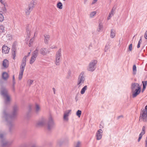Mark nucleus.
<instances>
[{
    "label": "nucleus",
    "mask_w": 147,
    "mask_h": 147,
    "mask_svg": "<svg viewBox=\"0 0 147 147\" xmlns=\"http://www.w3.org/2000/svg\"><path fill=\"white\" fill-rule=\"evenodd\" d=\"M102 132V131L101 129H99L98 131L96 134V137L97 140H100L101 139Z\"/></svg>",
    "instance_id": "nucleus-9"
},
{
    "label": "nucleus",
    "mask_w": 147,
    "mask_h": 147,
    "mask_svg": "<svg viewBox=\"0 0 147 147\" xmlns=\"http://www.w3.org/2000/svg\"><path fill=\"white\" fill-rule=\"evenodd\" d=\"M131 90H133L134 89H141L139 84L137 83H133L131 84Z\"/></svg>",
    "instance_id": "nucleus-11"
},
{
    "label": "nucleus",
    "mask_w": 147,
    "mask_h": 147,
    "mask_svg": "<svg viewBox=\"0 0 147 147\" xmlns=\"http://www.w3.org/2000/svg\"><path fill=\"white\" fill-rule=\"evenodd\" d=\"M54 125V123L51 116L49 118V121L47 124V127L48 129H50Z\"/></svg>",
    "instance_id": "nucleus-7"
},
{
    "label": "nucleus",
    "mask_w": 147,
    "mask_h": 147,
    "mask_svg": "<svg viewBox=\"0 0 147 147\" xmlns=\"http://www.w3.org/2000/svg\"><path fill=\"white\" fill-rule=\"evenodd\" d=\"M45 123V122L44 121H41L40 122H39L38 123V125L39 126H43L44 125Z\"/></svg>",
    "instance_id": "nucleus-36"
},
{
    "label": "nucleus",
    "mask_w": 147,
    "mask_h": 147,
    "mask_svg": "<svg viewBox=\"0 0 147 147\" xmlns=\"http://www.w3.org/2000/svg\"><path fill=\"white\" fill-rule=\"evenodd\" d=\"M71 110H68L66 111L64 113L63 119L64 120L67 121L68 120V117L69 114L71 113Z\"/></svg>",
    "instance_id": "nucleus-12"
},
{
    "label": "nucleus",
    "mask_w": 147,
    "mask_h": 147,
    "mask_svg": "<svg viewBox=\"0 0 147 147\" xmlns=\"http://www.w3.org/2000/svg\"><path fill=\"white\" fill-rule=\"evenodd\" d=\"M57 7L58 8L61 9L63 8V5L61 2L58 3L57 4Z\"/></svg>",
    "instance_id": "nucleus-27"
},
{
    "label": "nucleus",
    "mask_w": 147,
    "mask_h": 147,
    "mask_svg": "<svg viewBox=\"0 0 147 147\" xmlns=\"http://www.w3.org/2000/svg\"><path fill=\"white\" fill-rule=\"evenodd\" d=\"M141 42H142V38H141L139 40L138 44L137 45V47L138 48H139L140 47V44L141 43Z\"/></svg>",
    "instance_id": "nucleus-34"
},
{
    "label": "nucleus",
    "mask_w": 147,
    "mask_h": 147,
    "mask_svg": "<svg viewBox=\"0 0 147 147\" xmlns=\"http://www.w3.org/2000/svg\"><path fill=\"white\" fill-rule=\"evenodd\" d=\"M4 27L2 25H0V36L3 34L5 32Z\"/></svg>",
    "instance_id": "nucleus-19"
},
{
    "label": "nucleus",
    "mask_w": 147,
    "mask_h": 147,
    "mask_svg": "<svg viewBox=\"0 0 147 147\" xmlns=\"http://www.w3.org/2000/svg\"><path fill=\"white\" fill-rule=\"evenodd\" d=\"M113 16H112V15H110V14H109V16H108L107 17V20H109Z\"/></svg>",
    "instance_id": "nucleus-44"
},
{
    "label": "nucleus",
    "mask_w": 147,
    "mask_h": 147,
    "mask_svg": "<svg viewBox=\"0 0 147 147\" xmlns=\"http://www.w3.org/2000/svg\"><path fill=\"white\" fill-rule=\"evenodd\" d=\"M31 11V10L30 9H29L28 8H26L25 10L26 15H29Z\"/></svg>",
    "instance_id": "nucleus-25"
},
{
    "label": "nucleus",
    "mask_w": 147,
    "mask_h": 147,
    "mask_svg": "<svg viewBox=\"0 0 147 147\" xmlns=\"http://www.w3.org/2000/svg\"><path fill=\"white\" fill-rule=\"evenodd\" d=\"M84 73L82 72L80 75L77 82V85L78 87H80L82 84L83 83L85 80L84 77L83 76Z\"/></svg>",
    "instance_id": "nucleus-4"
},
{
    "label": "nucleus",
    "mask_w": 147,
    "mask_h": 147,
    "mask_svg": "<svg viewBox=\"0 0 147 147\" xmlns=\"http://www.w3.org/2000/svg\"><path fill=\"white\" fill-rule=\"evenodd\" d=\"M142 120L144 121H147V110L144 109L142 111L139 120Z\"/></svg>",
    "instance_id": "nucleus-3"
},
{
    "label": "nucleus",
    "mask_w": 147,
    "mask_h": 147,
    "mask_svg": "<svg viewBox=\"0 0 147 147\" xmlns=\"http://www.w3.org/2000/svg\"><path fill=\"white\" fill-rule=\"evenodd\" d=\"M1 94L3 96L6 102H8L10 100V96L8 94L6 90L3 89L1 91Z\"/></svg>",
    "instance_id": "nucleus-5"
},
{
    "label": "nucleus",
    "mask_w": 147,
    "mask_h": 147,
    "mask_svg": "<svg viewBox=\"0 0 147 147\" xmlns=\"http://www.w3.org/2000/svg\"><path fill=\"white\" fill-rule=\"evenodd\" d=\"M144 38L146 39H147V31L145 32L144 34Z\"/></svg>",
    "instance_id": "nucleus-45"
},
{
    "label": "nucleus",
    "mask_w": 147,
    "mask_h": 147,
    "mask_svg": "<svg viewBox=\"0 0 147 147\" xmlns=\"http://www.w3.org/2000/svg\"><path fill=\"white\" fill-rule=\"evenodd\" d=\"M34 40V37L31 38L30 41V42L29 44V46L30 47L32 46L33 42Z\"/></svg>",
    "instance_id": "nucleus-26"
},
{
    "label": "nucleus",
    "mask_w": 147,
    "mask_h": 147,
    "mask_svg": "<svg viewBox=\"0 0 147 147\" xmlns=\"http://www.w3.org/2000/svg\"><path fill=\"white\" fill-rule=\"evenodd\" d=\"M9 48L7 46L5 45H3L2 48V53L5 54L8 53L9 51Z\"/></svg>",
    "instance_id": "nucleus-10"
},
{
    "label": "nucleus",
    "mask_w": 147,
    "mask_h": 147,
    "mask_svg": "<svg viewBox=\"0 0 147 147\" xmlns=\"http://www.w3.org/2000/svg\"><path fill=\"white\" fill-rule=\"evenodd\" d=\"M4 20V17L2 14L0 13V22H3Z\"/></svg>",
    "instance_id": "nucleus-29"
},
{
    "label": "nucleus",
    "mask_w": 147,
    "mask_h": 147,
    "mask_svg": "<svg viewBox=\"0 0 147 147\" xmlns=\"http://www.w3.org/2000/svg\"><path fill=\"white\" fill-rule=\"evenodd\" d=\"M96 63L97 61L95 60L91 62L88 68V70L92 71H93L95 69V66Z\"/></svg>",
    "instance_id": "nucleus-6"
},
{
    "label": "nucleus",
    "mask_w": 147,
    "mask_h": 147,
    "mask_svg": "<svg viewBox=\"0 0 147 147\" xmlns=\"http://www.w3.org/2000/svg\"><path fill=\"white\" fill-rule=\"evenodd\" d=\"M14 79H15L14 76H13V80H14Z\"/></svg>",
    "instance_id": "nucleus-52"
},
{
    "label": "nucleus",
    "mask_w": 147,
    "mask_h": 147,
    "mask_svg": "<svg viewBox=\"0 0 147 147\" xmlns=\"http://www.w3.org/2000/svg\"><path fill=\"white\" fill-rule=\"evenodd\" d=\"M115 35V31L113 29L111 30L110 37L111 38H114Z\"/></svg>",
    "instance_id": "nucleus-22"
},
{
    "label": "nucleus",
    "mask_w": 147,
    "mask_h": 147,
    "mask_svg": "<svg viewBox=\"0 0 147 147\" xmlns=\"http://www.w3.org/2000/svg\"><path fill=\"white\" fill-rule=\"evenodd\" d=\"M146 88V87L145 86H143V89H142V91H143Z\"/></svg>",
    "instance_id": "nucleus-47"
},
{
    "label": "nucleus",
    "mask_w": 147,
    "mask_h": 147,
    "mask_svg": "<svg viewBox=\"0 0 147 147\" xmlns=\"http://www.w3.org/2000/svg\"><path fill=\"white\" fill-rule=\"evenodd\" d=\"M80 142H78L76 144L75 147H80Z\"/></svg>",
    "instance_id": "nucleus-40"
},
{
    "label": "nucleus",
    "mask_w": 147,
    "mask_h": 147,
    "mask_svg": "<svg viewBox=\"0 0 147 147\" xmlns=\"http://www.w3.org/2000/svg\"><path fill=\"white\" fill-rule=\"evenodd\" d=\"M37 35V33L36 32H34V37L36 36Z\"/></svg>",
    "instance_id": "nucleus-48"
},
{
    "label": "nucleus",
    "mask_w": 147,
    "mask_h": 147,
    "mask_svg": "<svg viewBox=\"0 0 147 147\" xmlns=\"http://www.w3.org/2000/svg\"><path fill=\"white\" fill-rule=\"evenodd\" d=\"M0 1L2 4H3L4 5L5 4L4 0H0Z\"/></svg>",
    "instance_id": "nucleus-42"
},
{
    "label": "nucleus",
    "mask_w": 147,
    "mask_h": 147,
    "mask_svg": "<svg viewBox=\"0 0 147 147\" xmlns=\"http://www.w3.org/2000/svg\"><path fill=\"white\" fill-rule=\"evenodd\" d=\"M44 42L45 44H48L50 36L49 35H44Z\"/></svg>",
    "instance_id": "nucleus-17"
},
{
    "label": "nucleus",
    "mask_w": 147,
    "mask_h": 147,
    "mask_svg": "<svg viewBox=\"0 0 147 147\" xmlns=\"http://www.w3.org/2000/svg\"><path fill=\"white\" fill-rule=\"evenodd\" d=\"M35 55H32L31 59L30 61V63L32 64L35 61L36 57Z\"/></svg>",
    "instance_id": "nucleus-20"
},
{
    "label": "nucleus",
    "mask_w": 147,
    "mask_h": 147,
    "mask_svg": "<svg viewBox=\"0 0 147 147\" xmlns=\"http://www.w3.org/2000/svg\"><path fill=\"white\" fill-rule=\"evenodd\" d=\"M87 86H84L81 90L80 92L81 94H84L85 91L87 90Z\"/></svg>",
    "instance_id": "nucleus-24"
},
{
    "label": "nucleus",
    "mask_w": 147,
    "mask_h": 147,
    "mask_svg": "<svg viewBox=\"0 0 147 147\" xmlns=\"http://www.w3.org/2000/svg\"><path fill=\"white\" fill-rule=\"evenodd\" d=\"M61 51L59 49L57 52L56 55V59L55 63L57 65L60 64L61 61Z\"/></svg>",
    "instance_id": "nucleus-2"
},
{
    "label": "nucleus",
    "mask_w": 147,
    "mask_h": 147,
    "mask_svg": "<svg viewBox=\"0 0 147 147\" xmlns=\"http://www.w3.org/2000/svg\"><path fill=\"white\" fill-rule=\"evenodd\" d=\"M34 2H31L28 4L27 8L32 11L34 7Z\"/></svg>",
    "instance_id": "nucleus-15"
},
{
    "label": "nucleus",
    "mask_w": 147,
    "mask_h": 147,
    "mask_svg": "<svg viewBox=\"0 0 147 147\" xmlns=\"http://www.w3.org/2000/svg\"><path fill=\"white\" fill-rule=\"evenodd\" d=\"M98 0H94L92 3V4H94L96 3L97 1Z\"/></svg>",
    "instance_id": "nucleus-46"
},
{
    "label": "nucleus",
    "mask_w": 147,
    "mask_h": 147,
    "mask_svg": "<svg viewBox=\"0 0 147 147\" xmlns=\"http://www.w3.org/2000/svg\"><path fill=\"white\" fill-rule=\"evenodd\" d=\"M53 91H54V94H55V89L54 88H53Z\"/></svg>",
    "instance_id": "nucleus-49"
},
{
    "label": "nucleus",
    "mask_w": 147,
    "mask_h": 147,
    "mask_svg": "<svg viewBox=\"0 0 147 147\" xmlns=\"http://www.w3.org/2000/svg\"><path fill=\"white\" fill-rule=\"evenodd\" d=\"M132 49V44H130L129 47V49L130 51H131Z\"/></svg>",
    "instance_id": "nucleus-41"
},
{
    "label": "nucleus",
    "mask_w": 147,
    "mask_h": 147,
    "mask_svg": "<svg viewBox=\"0 0 147 147\" xmlns=\"http://www.w3.org/2000/svg\"><path fill=\"white\" fill-rule=\"evenodd\" d=\"M133 70L134 74H135L136 72V67L135 65H134L133 66Z\"/></svg>",
    "instance_id": "nucleus-32"
},
{
    "label": "nucleus",
    "mask_w": 147,
    "mask_h": 147,
    "mask_svg": "<svg viewBox=\"0 0 147 147\" xmlns=\"http://www.w3.org/2000/svg\"><path fill=\"white\" fill-rule=\"evenodd\" d=\"M115 9H116L115 7H113L109 14H110V15H112V16H113L114 15V13L115 10Z\"/></svg>",
    "instance_id": "nucleus-31"
},
{
    "label": "nucleus",
    "mask_w": 147,
    "mask_h": 147,
    "mask_svg": "<svg viewBox=\"0 0 147 147\" xmlns=\"http://www.w3.org/2000/svg\"><path fill=\"white\" fill-rule=\"evenodd\" d=\"M145 109H146V110H147V105L145 107Z\"/></svg>",
    "instance_id": "nucleus-51"
},
{
    "label": "nucleus",
    "mask_w": 147,
    "mask_h": 147,
    "mask_svg": "<svg viewBox=\"0 0 147 147\" xmlns=\"http://www.w3.org/2000/svg\"><path fill=\"white\" fill-rule=\"evenodd\" d=\"M142 83L143 86H144L146 87V86L147 85V81H145L144 82L143 81Z\"/></svg>",
    "instance_id": "nucleus-39"
},
{
    "label": "nucleus",
    "mask_w": 147,
    "mask_h": 147,
    "mask_svg": "<svg viewBox=\"0 0 147 147\" xmlns=\"http://www.w3.org/2000/svg\"><path fill=\"white\" fill-rule=\"evenodd\" d=\"M113 16H112V15H110V14H109V16H108L107 17V20H109Z\"/></svg>",
    "instance_id": "nucleus-43"
},
{
    "label": "nucleus",
    "mask_w": 147,
    "mask_h": 147,
    "mask_svg": "<svg viewBox=\"0 0 147 147\" xmlns=\"http://www.w3.org/2000/svg\"><path fill=\"white\" fill-rule=\"evenodd\" d=\"M2 76L3 78L5 80H7L9 77L8 74L6 72L3 73Z\"/></svg>",
    "instance_id": "nucleus-21"
},
{
    "label": "nucleus",
    "mask_w": 147,
    "mask_h": 147,
    "mask_svg": "<svg viewBox=\"0 0 147 147\" xmlns=\"http://www.w3.org/2000/svg\"><path fill=\"white\" fill-rule=\"evenodd\" d=\"M27 57L26 56L24 57L20 66V71L19 75V79L20 80H21L22 78L24 71L26 65Z\"/></svg>",
    "instance_id": "nucleus-1"
},
{
    "label": "nucleus",
    "mask_w": 147,
    "mask_h": 147,
    "mask_svg": "<svg viewBox=\"0 0 147 147\" xmlns=\"http://www.w3.org/2000/svg\"><path fill=\"white\" fill-rule=\"evenodd\" d=\"M82 112L80 110H78L76 113V115L78 117H80L81 114Z\"/></svg>",
    "instance_id": "nucleus-33"
},
{
    "label": "nucleus",
    "mask_w": 147,
    "mask_h": 147,
    "mask_svg": "<svg viewBox=\"0 0 147 147\" xmlns=\"http://www.w3.org/2000/svg\"><path fill=\"white\" fill-rule=\"evenodd\" d=\"M40 52L42 55H44L49 53V52L47 49L43 48L41 49Z\"/></svg>",
    "instance_id": "nucleus-14"
},
{
    "label": "nucleus",
    "mask_w": 147,
    "mask_h": 147,
    "mask_svg": "<svg viewBox=\"0 0 147 147\" xmlns=\"http://www.w3.org/2000/svg\"><path fill=\"white\" fill-rule=\"evenodd\" d=\"M16 50L15 49H13L12 51L11 54L13 56V59H15V57H16Z\"/></svg>",
    "instance_id": "nucleus-23"
},
{
    "label": "nucleus",
    "mask_w": 147,
    "mask_h": 147,
    "mask_svg": "<svg viewBox=\"0 0 147 147\" xmlns=\"http://www.w3.org/2000/svg\"><path fill=\"white\" fill-rule=\"evenodd\" d=\"M26 39H27L28 40L30 37L31 35V32L28 29L26 30Z\"/></svg>",
    "instance_id": "nucleus-18"
},
{
    "label": "nucleus",
    "mask_w": 147,
    "mask_h": 147,
    "mask_svg": "<svg viewBox=\"0 0 147 147\" xmlns=\"http://www.w3.org/2000/svg\"><path fill=\"white\" fill-rule=\"evenodd\" d=\"M103 27V26L101 24H99L98 26V31H100V30L102 29Z\"/></svg>",
    "instance_id": "nucleus-38"
},
{
    "label": "nucleus",
    "mask_w": 147,
    "mask_h": 147,
    "mask_svg": "<svg viewBox=\"0 0 147 147\" xmlns=\"http://www.w3.org/2000/svg\"><path fill=\"white\" fill-rule=\"evenodd\" d=\"M141 89H134L132 90L133 97L134 98L136 97L140 93Z\"/></svg>",
    "instance_id": "nucleus-8"
},
{
    "label": "nucleus",
    "mask_w": 147,
    "mask_h": 147,
    "mask_svg": "<svg viewBox=\"0 0 147 147\" xmlns=\"http://www.w3.org/2000/svg\"><path fill=\"white\" fill-rule=\"evenodd\" d=\"M145 127L144 126L142 127V132H141L139 136V137L138 140V142H140L142 138V136L144 135L145 133Z\"/></svg>",
    "instance_id": "nucleus-13"
},
{
    "label": "nucleus",
    "mask_w": 147,
    "mask_h": 147,
    "mask_svg": "<svg viewBox=\"0 0 147 147\" xmlns=\"http://www.w3.org/2000/svg\"><path fill=\"white\" fill-rule=\"evenodd\" d=\"M3 136V135L2 134H1L0 135V137L1 138H2Z\"/></svg>",
    "instance_id": "nucleus-50"
},
{
    "label": "nucleus",
    "mask_w": 147,
    "mask_h": 147,
    "mask_svg": "<svg viewBox=\"0 0 147 147\" xmlns=\"http://www.w3.org/2000/svg\"><path fill=\"white\" fill-rule=\"evenodd\" d=\"M38 48H37L36 50L33 52L32 55H35V56H36V57H37V54L38 53Z\"/></svg>",
    "instance_id": "nucleus-28"
},
{
    "label": "nucleus",
    "mask_w": 147,
    "mask_h": 147,
    "mask_svg": "<svg viewBox=\"0 0 147 147\" xmlns=\"http://www.w3.org/2000/svg\"><path fill=\"white\" fill-rule=\"evenodd\" d=\"M96 11H94L91 12L90 14V18H92L96 14Z\"/></svg>",
    "instance_id": "nucleus-30"
},
{
    "label": "nucleus",
    "mask_w": 147,
    "mask_h": 147,
    "mask_svg": "<svg viewBox=\"0 0 147 147\" xmlns=\"http://www.w3.org/2000/svg\"><path fill=\"white\" fill-rule=\"evenodd\" d=\"M40 109V107L39 105L37 104L36 105V110L37 111H38Z\"/></svg>",
    "instance_id": "nucleus-37"
},
{
    "label": "nucleus",
    "mask_w": 147,
    "mask_h": 147,
    "mask_svg": "<svg viewBox=\"0 0 147 147\" xmlns=\"http://www.w3.org/2000/svg\"><path fill=\"white\" fill-rule=\"evenodd\" d=\"M3 65L5 68L7 67L9 65V61L7 59H4L3 63Z\"/></svg>",
    "instance_id": "nucleus-16"
},
{
    "label": "nucleus",
    "mask_w": 147,
    "mask_h": 147,
    "mask_svg": "<svg viewBox=\"0 0 147 147\" xmlns=\"http://www.w3.org/2000/svg\"><path fill=\"white\" fill-rule=\"evenodd\" d=\"M33 80H28V84L30 86L33 83Z\"/></svg>",
    "instance_id": "nucleus-35"
}]
</instances>
